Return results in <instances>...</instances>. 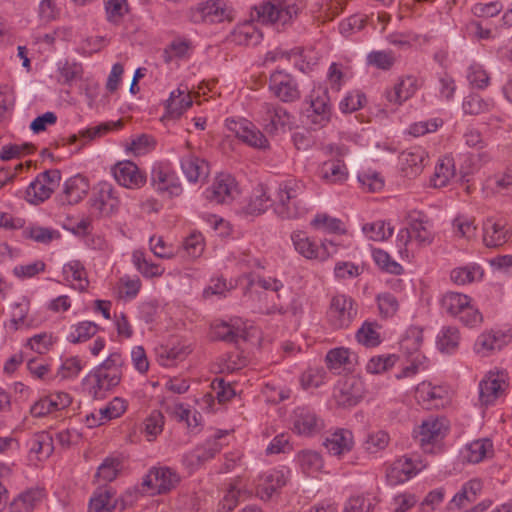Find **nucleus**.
<instances>
[{
  "instance_id": "nucleus-1",
  "label": "nucleus",
  "mask_w": 512,
  "mask_h": 512,
  "mask_svg": "<svg viewBox=\"0 0 512 512\" xmlns=\"http://www.w3.org/2000/svg\"><path fill=\"white\" fill-rule=\"evenodd\" d=\"M304 185L301 181L289 180L279 186L275 212L282 219L298 218L305 212L303 202L299 196L303 193Z\"/></svg>"
},
{
  "instance_id": "nucleus-2",
  "label": "nucleus",
  "mask_w": 512,
  "mask_h": 512,
  "mask_svg": "<svg viewBox=\"0 0 512 512\" xmlns=\"http://www.w3.org/2000/svg\"><path fill=\"white\" fill-rule=\"evenodd\" d=\"M441 308L448 315L457 317L468 327H475L483 320L482 314L471 304V298L466 294L445 293L441 298Z\"/></svg>"
},
{
  "instance_id": "nucleus-3",
  "label": "nucleus",
  "mask_w": 512,
  "mask_h": 512,
  "mask_svg": "<svg viewBox=\"0 0 512 512\" xmlns=\"http://www.w3.org/2000/svg\"><path fill=\"white\" fill-rule=\"evenodd\" d=\"M254 11L263 23L285 25L297 16L299 7L295 0H269L255 6Z\"/></svg>"
},
{
  "instance_id": "nucleus-4",
  "label": "nucleus",
  "mask_w": 512,
  "mask_h": 512,
  "mask_svg": "<svg viewBox=\"0 0 512 512\" xmlns=\"http://www.w3.org/2000/svg\"><path fill=\"white\" fill-rule=\"evenodd\" d=\"M291 241L295 250L309 260L325 261L337 252V245L329 240L317 243L303 231H294Z\"/></svg>"
},
{
  "instance_id": "nucleus-5",
  "label": "nucleus",
  "mask_w": 512,
  "mask_h": 512,
  "mask_svg": "<svg viewBox=\"0 0 512 512\" xmlns=\"http://www.w3.org/2000/svg\"><path fill=\"white\" fill-rule=\"evenodd\" d=\"M88 203L92 215L96 217H109L117 212L120 201L115 194L113 185L109 182L101 181L93 187Z\"/></svg>"
},
{
  "instance_id": "nucleus-6",
  "label": "nucleus",
  "mask_w": 512,
  "mask_h": 512,
  "mask_svg": "<svg viewBox=\"0 0 512 512\" xmlns=\"http://www.w3.org/2000/svg\"><path fill=\"white\" fill-rule=\"evenodd\" d=\"M60 180L61 173L57 169L40 173L27 187L25 199L35 205L44 202L59 186Z\"/></svg>"
},
{
  "instance_id": "nucleus-7",
  "label": "nucleus",
  "mask_w": 512,
  "mask_h": 512,
  "mask_svg": "<svg viewBox=\"0 0 512 512\" xmlns=\"http://www.w3.org/2000/svg\"><path fill=\"white\" fill-rule=\"evenodd\" d=\"M357 315L354 300L344 294L332 297L327 317L335 329L347 328Z\"/></svg>"
},
{
  "instance_id": "nucleus-8",
  "label": "nucleus",
  "mask_w": 512,
  "mask_h": 512,
  "mask_svg": "<svg viewBox=\"0 0 512 512\" xmlns=\"http://www.w3.org/2000/svg\"><path fill=\"white\" fill-rule=\"evenodd\" d=\"M269 91L284 103L295 102L301 97L297 80L284 70H275L271 73Z\"/></svg>"
},
{
  "instance_id": "nucleus-9",
  "label": "nucleus",
  "mask_w": 512,
  "mask_h": 512,
  "mask_svg": "<svg viewBox=\"0 0 512 512\" xmlns=\"http://www.w3.org/2000/svg\"><path fill=\"white\" fill-rule=\"evenodd\" d=\"M309 107L305 111L307 123L315 127H324L331 118V106L328 91L318 88L309 96Z\"/></svg>"
},
{
  "instance_id": "nucleus-10",
  "label": "nucleus",
  "mask_w": 512,
  "mask_h": 512,
  "mask_svg": "<svg viewBox=\"0 0 512 512\" xmlns=\"http://www.w3.org/2000/svg\"><path fill=\"white\" fill-rule=\"evenodd\" d=\"M512 237V227L503 218L487 217L482 223V240L488 248H499Z\"/></svg>"
},
{
  "instance_id": "nucleus-11",
  "label": "nucleus",
  "mask_w": 512,
  "mask_h": 512,
  "mask_svg": "<svg viewBox=\"0 0 512 512\" xmlns=\"http://www.w3.org/2000/svg\"><path fill=\"white\" fill-rule=\"evenodd\" d=\"M226 127L243 143L257 149H265L269 142L265 135L256 126L246 119L239 121L234 119L226 120Z\"/></svg>"
},
{
  "instance_id": "nucleus-12",
  "label": "nucleus",
  "mask_w": 512,
  "mask_h": 512,
  "mask_svg": "<svg viewBox=\"0 0 512 512\" xmlns=\"http://www.w3.org/2000/svg\"><path fill=\"white\" fill-rule=\"evenodd\" d=\"M179 482L177 473L168 467L152 468L142 482L151 494H164L173 489Z\"/></svg>"
},
{
  "instance_id": "nucleus-13",
  "label": "nucleus",
  "mask_w": 512,
  "mask_h": 512,
  "mask_svg": "<svg viewBox=\"0 0 512 512\" xmlns=\"http://www.w3.org/2000/svg\"><path fill=\"white\" fill-rule=\"evenodd\" d=\"M151 185L159 193H168L169 196H179L182 191L181 182L176 173L162 164H156L151 171Z\"/></svg>"
},
{
  "instance_id": "nucleus-14",
  "label": "nucleus",
  "mask_w": 512,
  "mask_h": 512,
  "mask_svg": "<svg viewBox=\"0 0 512 512\" xmlns=\"http://www.w3.org/2000/svg\"><path fill=\"white\" fill-rule=\"evenodd\" d=\"M237 194L236 181L229 174L218 175L212 186L205 191L206 198L217 204L229 203Z\"/></svg>"
},
{
  "instance_id": "nucleus-15",
  "label": "nucleus",
  "mask_w": 512,
  "mask_h": 512,
  "mask_svg": "<svg viewBox=\"0 0 512 512\" xmlns=\"http://www.w3.org/2000/svg\"><path fill=\"white\" fill-rule=\"evenodd\" d=\"M112 172L117 183L125 188L139 189L146 183V175L132 161L118 162Z\"/></svg>"
},
{
  "instance_id": "nucleus-16",
  "label": "nucleus",
  "mask_w": 512,
  "mask_h": 512,
  "mask_svg": "<svg viewBox=\"0 0 512 512\" xmlns=\"http://www.w3.org/2000/svg\"><path fill=\"white\" fill-rule=\"evenodd\" d=\"M264 130L269 134H277L290 123V114L279 105L263 103L260 109Z\"/></svg>"
},
{
  "instance_id": "nucleus-17",
  "label": "nucleus",
  "mask_w": 512,
  "mask_h": 512,
  "mask_svg": "<svg viewBox=\"0 0 512 512\" xmlns=\"http://www.w3.org/2000/svg\"><path fill=\"white\" fill-rule=\"evenodd\" d=\"M220 435L214 438L206 440V442L200 446H197L192 451L184 454L183 464L190 469H196L204 464L206 461L215 457L221 450V444L219 443Z\"/></svg>"
},
{
  "instance_id": "nucleus-18",
  "label": "nucleus",
  "mask_w": 512,
  "mask_h": 512,
  "mask_svg": "<svg viewBox=\"0 0 512 512\" xmlns=\"http://www.w3.org/2000/svg\"><path fill=\"white\" fill-rule=\"evenodd\" d=\"M506 386L502 372H488L479 383V400L482 405H492Z\"/></svg>"
},
{
  "instance_id": "nucleus-19",
  "label": "nucleus",
  "mask_w": 512,
  "mask_h": 512,
  "mask_svg": "<svg viewBox=\"0 0 512 512\" xmlns=\"http://www.w3.org/2000/svg\"><path fill=\"white\" fill-rule=\"evenodd\" d=\"M288 473L284 469H271L263 473L257 484V495L262 500H270L274 493L286 485Z\"/></svg>"
},
{
  "instance_id": "nucleus-20",
  "label": "nucleus",
  "mask_w": 512,
  "mask_h": 512,
  "mask_svg": "<svg viewBox=\"0 0 512 512\" xmlns=\"http://www.w3.org/2000/svg\"><path fill=\"white\" fill-rule=\"evenodd\" d=\"M334 396L340 406H355L364 396L363 382L355 377H349L338 384Z\"/></svg>"
},
{
  "instance_id": "nucleus-21",
  "label": "nucleus",
  "mask_w": 512,
  "mask_h": 512,
  "mask_svg": "<svg viewBox=\"0 0 512 512\" xmlns=\"http://www.w3.org/2000/svg\"><path fill=\"white\" fill-rule=\"evenodd\" d=\"M212 337L216 340L237 344L239 340L247 339L245 323L239 319H231L230 322H221L212 325Z\"/></svg>"
},
{
  "instance_id": "nucleus-22",
  "label": "nucleus",
  "mask_w": 512,
  "mask_h": 512,
  "mask_svg": "<svg viewBox=\"0 0 512 512\" xmlns=\"http://www.w3.org/2000/svg\"><path fill=\"white\" fill-rule=\"evenodd\" d=\"M293 430L299 435L310 436L319 432L323 422L308 407H298L292 416Z\"/></svg>"
},
{
  "instance_id": "nucleus-23",
  "label": "nucleus",
  "mask_w": 512,
  "mask_h": 512,
  "mask_svg": "<svg viewBox=\"0 0 512 512\" xmlns=\"http://www.w3.org/2000/svg\"><path fill=\"white\" fill-rule=\"evenodd\" d=\"M427 155L421 147H412L399 155V165L405 177L414 178L419 175L424 166Z\"/></svg>"
},
{
  "instance_id": "nucleus-24",
  "label": "nucleus",
  "mask_w": 512,
  "mask_h": 512,
  "mask_svg": "<svg viewBox=\"0 0 512 512\" xmlns=\"http://www.w3.org/2000/svg\"><path fill=\"white\" fill-rule=\"evenodd\" d=\"M231 10L227 7L225 0H209L197 8L195 16L197 20L206 23H220L230 19Z\"/></svg>"
},
{
  "instance_id": "nucleus-25",
  "label": "nucleus",
  "mask_w": 512,
  "mask_h": 512,
  "mask_svg": "<svg viewBox=\"0 0 512 512\" xmlns=\"http://www.w3.org/2000/svg\"><path fill=\"white\" fill-rule=\"evenodd\" d=\"M121 376L122 374H117L115 372L110 373L101 370H94V372L85 379L87 380L92 378L94 380V384L91 386L89 394L94 399L105 398L106 393L120 383Z\"/></svg>"
},
{
  "instance_id": "nucleus-26",
  "label": "nucleus",
  "mask_w": 512,
  "mask_h": 512,
  "mask_svg": "<svg viewBox=\"0 0 512 512\" xmlns=\"http://www.w3.org/2000/svg\"><path fill=\"white\" fill-rule=\"evenodd\" d=\"M122 126V120L104 122L95 127L80 130L77 134L70 135L67 141L68 144L71 145L76 144L78 141H81L82 144L77 148V150L79 151L86 143L96 138H100L112 130H118L122 128Z\"/></svg>"
},
{
  "instance_id": "nucleus-27",
  "label": "nucleus",
  "mask_w": 512,
  "mask_h": 512,
  "mask_svg": "<svg viewBox=\"0 0 512 512\" xmlns=\"http://www.w3.org/2000/svg\"><path fill=\"white\" fill-rule=\"evenodd\" d=\"M447 396L448 390L446 387L433 385L431 382L423 381L416 387V398L426 408L443 405V401Z\"/></svg>"
},
{
  "instance_id": "nucleus-28",
  "label": "nucleus",
  "mask_w": 512,
  "mask_h": 512,
  "mask_svg": "<svg viewBox=\"0 0 512 512\" xmlns=\"http://www.w3.org/2000/svg\"><path fill=\"white\" fill-rule=\"evenodd\" d=\"M192 104L193 101L188 88H181L180 86L170 93V97L166 101V116L171 119H178Z\"/></svg>"
},
{
  "instance_id": "nucleus-29",
  "label": "nucleus",
  "mask_w": 512,
  "mask_h": 512,
  "mask_svg": "<svg viewBox=\"0 0 512 512\" xmlns=\"http://www.w3.org/2000/svg\"><path fill=\"white\" fill-rule=\"evenodd\" d=\"M323 445L331 455L340 456L352 450L353 434L347 429H337L326 437Z\"/></svg>"
},
{
  "instance_id": "nucleus-30",
  "label": "nucleus",
  "mask_w": 512,
  "mask_h": 512,
  "mask_svg": "<svg viewBox=\"0 0 512 512\" xmlns=\"http://www.w3.org/2000/svg\"><path fill=\"white\" fill-rule=\"evenodd\" d=\"M418 469L408 457L396 460L386 472V478L390 485H398L408 481L416 475Z\"/></svg>"
},
{
  "instance_id": "nucleus-31",
  "label": "nucleus",
  "mask_w": 512,
  "mask_h": 512,
  "mask_svg": "<svg viewBox=\"0 0 512 512\" xmlns=\"http://www.w3.org/2000/svg\"><path fill=\"white\" fill-rule=\"evenodd\" d=\"M88 190L87 179L80 174L75 175L65 182L61 201L63 204H77L84 198Z\"/></svg>"
},
{
  "instance_id": "nucleus-32",
  "label": "nucleus",
  "mask_w": 512,
  "mask_h": 512,
  "mask_svg": "<svg viewBox=\"0 0 512 512\" xmlns=\"http://www.w3.org/2000/svg\"><path fill=\"white\" fill-rule=\"evenodd\" d=\"M180 163L182 172L189 182L196 183L209 174L208 163L193 154L182 156Z\"/></svg>"
},
{
  "instance_id": "nucleus-33",
  "label": "nucleus",
  "mask_w": 512,
  "mask_h": 512,
  "mask_svg": "<svg viewBox=\"0 0 512 512\" xmlns=\"http://www.w3.org/2000/svg\"><path fill=\"white\" fill-rule=\"evenodd\" d=\"M419 87L418 80L414 76H406L400 80L399 83L386 91V99L396 105L402 104L404 101L411 98Z\"/></svg>"
},
{
  "instance_id": "nucleus-34",
  "label": "nucleus",
  "mask_w": 512,
  "mask_h": 512,
  "mask_svg": "<svg viewBox=\"0 0 512 512\" xmlns=\"http://www.w3.org/2000/svg\"><path fill=\"white\" fill-rule=\"evenodd\" d=\"M409 230L412 238L422 246L432 243L433 234L427 218L421 212H413L409 215Z\"/></svg>"
},
{
  "instance_id": "nucleus-35",
  "label": "nucleus",
  "mask_w": 512,
  "mask_h": 512,
  "mask_svg": "<svg viewBox=\"0 0 512 512\" xmlns=\"http://www.w3.org/2000/svg\"><path fill=\"white\" fill-rule=\"evenodd\" d=\"M125 410V401L121 398L115 397L106 407L99 410L98 416L94 413L87 416V425L88 427L102 425L105 421L119 417L125 412Z\"/></svg>"
},
{
  "instance_id": "nucleus-36",
  "label": "nucleus",
  "mask_w": 512,
  "mask_h": 512,
  "mask_svg": "<svg viewBox=\"0 0 512 512\" xmlns=\"http://www.w3.org/2000/svg\"><path fill=\"white\" fill-rule=\"evenodd\" d=\"M443 424L438 419H427L414 431L415 439L422 448L438 440Z\"/></svg>"
},
{
  "instance_id": "nucleus-37",
  "label": "nucleus",
  "mask_w": 512,
  "mask_h": 512,
  "mask_svg": "<svg viewBox=\"0 0 512 512\" xmlns=\"http://www.w3.org/2000/svg\"><path fill=\"white\" fill-rule=\"evenodd\" d=\"M493 454V443L488 438L474 440L469 443L464 452V459L469 463H479Z\"/></svg>"
},
{
  "instance_id": "nucleus-38",
  "label": "nucleus",
  "mask_w": 512,
  "mask_h": 512,
  "mask_svg": "<svg viewBox=\"0 0 512 512\" xmlns=\"http://www.w3.org/2000/svg\"><path fill=\"white\" fill-rule=\"evenodd\" d=\"M320 176L327 183H342L348 177V170L343 161L328 160L320 167Z\"/></svg>"
},
{
  "instance_id": "nucleus-39",
  "label": "nucleus",
  "mask_w": 512,
  "mask_h": 512,
  "mask_svg": "<svg viewBox=\"0 0 512 512\" xmlns=\"http://www.w3.org/2000/svg\"><path fill=\"white\" fill-rule=\"evenodd\" d=\"M272 205L269 195L263 186L257 188L249 202L241 208L244 215L257 216L264 213Z\"/></svg>"
},
{
  "instance_id": "nucleus-40",
  "label": "nucleus",
  "mask_w": 512,
  "mask_h": 512,
  "mask_svg": "<svg viewBox=\"0 0 512 512\" xmlns=\"http://www.w3.org/2000/svg\"><path fill=\"white\" fill-rule=\"evenodd\" d=\"M481 490V481L472 479L462 486L461 490L452 498L450 504L455 508H461L465 505V502H474Z\"/></svg>"
},
{
  "instance_id": "nucleus-41",
  "label": "nucleus",
  "mask_w": 512,
  "mask_h": 512,
  "mask_svg": "<svg viewBox=\"0 0 512 512\" xmlns=\"http://www.w3.org/2000/svg\"><path fill=\"white\" fill-rule=\"evenodd\" d=\"M301 471L306 475L319 472L323 467L322 456L313 450H302L296 456Z\"/></svg>"
},
{
  "instance_id": "nucleus-42",
  "label": "nucleus",
  "mask_w": 512,
  "mask_h": 512,
  "mask_svg": "<svg viewBox=\"0 0 512 512\" xmlns=\"http://www.w3.org/2000/svg\"><path fill=\"white\" fill-rule=\"evenodd\" d=\"M54 450V439L49 432L36 433L30 440V451L39 458H48Z\"/></svg>"
},
{
  "instance_id": "nucleus-43",
  "label": "nucleus",
  "mask_w": 512,
  "mask_h": 512,
  "mask_svg": "<svg viewBox=\"0 0 512 512\" xmlns=\"http://www.w3.org/2000/svg\"><path fill=\"white\" fill-rule=\"evenodd\" d=\"M455 168L453 159L445 157L439 161L435 167V172L431 178V183L436 188L444 187L448 184L449 180L454 177Z\"/></svg>"
},
{
  "instance_id": "nucleus-44",
  "label": "nucleus",
  "mask_w": 512,
  "mask_h": 512,
  "mask_svg": "<svg viewBox=\"0 0 512 512\" xmlns=\"http://www.w3.org/2000/svg\"><path fill=\"white\" fill-rule=\"evenodd\" d=\"M63 275L66 280L72 279L78 282V289L84 291L89 282L87 280V272L84 265L79 260H71L63 266Z\"/></svg>"
},
{
  "instance_id": "nucleus-45",
  "label": "nucleus",
  "mask_w": 512,
  "mask_h": 512,
  "mask_svg": "<svg viewBox=\"0 0 512 512\" xmlns=\"http://www.w3.org/2000/svg\"><path fill=\"white\" fill-rule=\"evenodd\" d=\"M114 493L109 489L99 490L90 499L89 512H112L116 508Z\"/></svg>"
},
{
  "instance_id": "nucleus-46",
  "label": "nucleus",
  "mask_w": 512,
  "mask_h": 512,
  "mask_svg": "<svg viewBox=\"0 0 512 512\" xmlns=\"http://www.w3.org/2000/svg\"><path fill=\"white\" fill-rule=\"evenodd\" d=\"M23 235L25 238H29L41 244H49L53 240L59 239L61 237L58 230L38 225L25 227L23 230Z\"/></svg>"
},
{
  "instance_id": "nucleus-47",
  "label": "nucleus",
  "mask_w": 512,
  "mask_h": 512,
  "mask_svg": "<svg viewBox=\"0 0 512 512\" xmlns=\"http://www.w3.org/2000/svg\"><path fill=\"white\" fill-rule=\"evenodd\" d=\"M132 262L136 269L147 278L161 276L164 269L156 263L149 262L145 258L144 252L136 250L132 254Z\"/></svg>"
},
{
  "instance_id": "nucleus-48",
  "label": "nucleus",
  "mask_w": 512,
  "mask_h": 512,
  "mask_svg": "<svg viewBox=\"0 0 512 512\" xmlns=\"http://www.w3.org/2000/svg\"><path fill=\"white\" fill-rule=\"evenodd\" d=\"M465 144L470 148H475L478 151L479 162L486 163L490 160V154L487 151H482L486 147V141L482 137L480 131L475 128H468L463 134Z\"/></svg>"
},
{
  "instance_id": "nucleus-49",
  "label": "nucleus",
  "mask_w": 512,
  "mask_h": 512,
  "mask_svg": "<svg viewBox=\"0 0 512 512\" xmlns=\"http://www.w3.org/2000/svg\"><path fill=\"white\" fill-rule=\"evenodd\" d=\"M460 334L456 327H444L438 335L437 345L441 352L453 353L459 345Z\"/></svg>"
},
{
  "instance_id": "nucleus-50",
  "label": "nucleus",
  "mask_w": 512,
  "mask_h": 512,
  "mask_svg": "<svg viewBox=\"0 0 512 512\" xmlns=\"http://www.w3.org/2000/svg\"><path fill=\"white\" fill-rule=\"evenodd\" d=\"M98 331V326L94 322L83 321L73 326L67 336L70 343H81L89 340Z\"/></svg>"
},
{
  "instance_id": "nucleus-51",
  "label": "nucleus",
  "mask_w": 512,
  "mask_h": 512,
  "mask_svg": "<svg viewBox=\"0 0 512 512\" xmlns=\"http://www.w3.org/2000/svg\"><path fill=\"white\" fill-rule=\"evenodd\" d=\"M366 60L368 65L387 71L394 66L396 56L392 50H374L367 55Z\"/></svg>"
},
{
  "instance_id": "nucleus-52",
  "label": "nucleus",
  "mask_w": 512,
  "mask_h": 512,
  "mask_svg": "<svg viewBox=\"0 0 512 512\" xmlns=\"http://www.w3.org/2000/svg\"><path fill=\"white\" fill-rule=\"evenodd\" d=\"M482 274L483 272L479 266H463L453 269L450 278L457 285H465L474 282Z\"/></svg>"
},
{
  "instance_id": "nucleus-53",
  "label": "nucleus",
  "mask_w": 512,
  "mask_h": 512,
  "mask_svg": "<svg viewBox=\"0 0 512 512\" xmlns=\"http://www.w3.org/2000/svg\"><path fill=\"white\" fill-rule=\"evenodd\" d=\"M365 235L373 241H383L388 239L393 234V228L385 221L378 220L372 223H367L363 226Z\"/></svg>"
},
{
  "instance_id": "nucleus-54",
  "label": "nucleus",
  "mask_w": 512,
  "mask_h": 512,
  "mask_svg": "<svg viewBox=\"0 0 512 512\" xmlns=\"http://www.w3.org/2000/svg\"><path fill=\"white\" fill-rule=\"evenodd\" d=\"M372 256L376 265L381 270L394 275H400L402 273L403 267L393 260L386 251L382 249H374L372 251Z\"/></svg>"
},
{
  "instance_id": "nucleus-55",
  "label": "nucleus",
  "mask_w": 512,
  "mask_h": 512,
  "mask_svg": "<svg viewBox=\"0 0 512 512\" xmlns=\"http://www.w3.org/2000/svg\"><path fill=\"white\" fill-rule=\"evenodd\" d=\"M502 342L495 334L482 333L476 340L474 349L482 356H488L492 351L501 349Z\"/></svg>"
},
{
  "instance_id": "nucleus-56",
  "label": "nucleus",
  "mask_w": 512,
  "mask_h": 512,
  "mask_svg": "<svg viewBox=\"0 0 512 512\" xmlns=\"http://www.w3.org/2000/svg\"><path fill=\"white\" fill-rule=\"evenodd\" d=\"M107 20L113 24H119L126 13L128 3L126 0H104Z\"/></svg>"
},
{
  "instance_id": "nucleus-57",
  "label": "nucleus",
  "mask_w": 512,
  "mask_h": 512,
  "mask_svg": "<svg viewBox=\"0 0 512 512\" xmlns=\"http://www.w3.org/2000/svg\"><path fill=\"white\" fill-rule=\"evenodd\" d=\"M375 323L364 322L356 333L357 341L366 347H375L380 344V335L375 330Z\"/></svg>"
},
{
  "instance_id": "nucleus-58",
  "label": "nucleus",
  "mask_w": 512,
  "mask_h": 512,
  "mask_svg": "<svg viewBox=\"0 0 512 512\" xmlns=\"http://www.w3.org/2000/svg\"><path fill=\"white\" fill-rule=\"evenodd\" d=\"M423 342V332L419 328H410L401 341V348L409 355L417 354Z\"/></svg>"
},
{
  "instance_id": "nucleus-59",
  "label": "nucleus",
  "mask_w": 512,
  "mask_h": 512,
  "mask_svg": "<svg viewBox=\"0 0 512 512\" xmlns=\"http://www.w3.org/2000/svg\"><path fill=\"white\" fill-rule=\"evenodd\" d=\"M396 360L397 357L394 354L375 356L368 361L366 370L371 374H379L392 368Z\"/></svg>"
},
{
  "instance_id": "nucleus-60",
  "label": "nucleus",
  "mask_w": 512,
  "mask_h": 512,
  "mask_svg": "<svg viewBox=\"0 0 512 512\" xmlns=\"http://www.w3.org/2000/svg\"><path fill=\"white\" fill-rule=\"evenodd\" d=\"M465 114L479 115L490 110L491 103L482 99L479 95L467 96L462 104Z\"/></svg>"
},
{
  "instance_id": "nucleus-61",
  "label": "nucleus",
  "mask_w": 512,
  "mask_h": 512,
  "mask_svg": "<svg viewBox=\"0 0 512 512\" xmlns=\"http://www.w3.org/2000/svg\"><path fill=\"white\" fill-rule=\"evenodd\" d=\"M376 300L380 314L383 317H392L399 309V302L397 298L389 292L379 294Z\"/></svg>"
},
{
  "instance_id": "nucleus-62",
  "label": "nucleus",
  "mask_w": 512,
  "mask_h": 512,
  "mask_svg": "<svg viewBox=\"0 0 512 512\" xmlns=\"http://www.w3.org/2000/svg\"><path fill=\"white\" fill-rule=\"evenodd\" d=\"M190 43L187 40H174L163 51L165 63H170L176 58H183L187 55Z\"/></svg>"
},
{
  "instance_id": "nucleus-63",
  "label": "nucleus",
  "mask_w": 512,
  "mask_h": 512,
  "mask_svg": "<svg viewBox=\"0 0 512 512\" xmlns=\"http://www.w3.org/2000/svg\"><path fill=\"white\" fill-rule=\"evenodd\" d=\"M389 435L385 431H377L367 436L364 442V449L369 453H377L386 448L389 443Z\"/></svg>"
},
{
  "instance_id": "nucleus-64",
  "label": "nucleus",
  "mask_w": 512,
  "mask_h": 512,
  "mask_svg": "<svg viewBox=\"0 0 512 512\" xmlns=\"http://www.w3.org/2000/svg\"><path fill=\"white\" fill-rule=\"evenodd\" d=\"M235 41L238 44L256 45L262 39V33L257 31L252 25H244L234 32Z\"/></svg>"
}]
</instances>
